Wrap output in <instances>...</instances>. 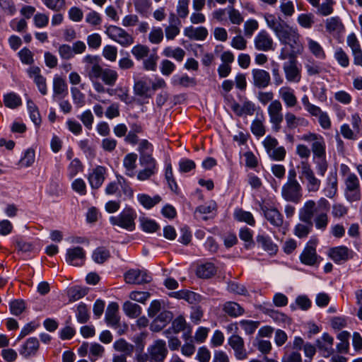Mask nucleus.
Masks as SVG:
<instances>
[{"instance_id":"f257e3e1","label":"nucleus","mask_w":362,"mask_h":362,"mask_svg":"<svg viewBox=\"0 0 362 362\" xmlns=\"http://www.w3.org/2000/svg\"><path fill=\"white\" fill-rule=\"evenodd\" d=\"M269 25L283 45L279 56L281 60H286L287 57L299 55L302 53L303 46L296 28L290 26L289 24Z\"/></svg>"},{"instance_id":"f03ea898","label":"nucleus","mask_w":362,"mask_h":362,"mask_svg":"<svg viewBox=\"0 0 362 362\" xmlns=\"http://www.w3.org/2000/svg\"><path fill=\"white\" fill-rule=\"evenodd\" d=\"M302 207H306L311 210V222L315 224L316 229L325 231L329 223V204L328 201L322 198L317 204L315 201L310 199L306 201Z\"/></svg>"},{"instance_id":"7ed1b4c3","label":"nucleus","mask_w":362,"mask_h":362,"mask_svg":"<svg viewBox=\"0 0 362 362\" xmlns=\"http://www.w3.org/2000/svg\"><path fill=\"white\" fill-rule=\"evenodd\" d=\"M281 196L284 200L298 204L303 198V187L297 180V173L294 168L288 172L287 180L281 188Z\"/></svg>"},{"instance_id":"20e7f679","label":"nucleus","mask_w":362,"mask_h":362,"mask_svg":"<svg viewBox=\"0 0 362 362\" xmlns=\"http://www.w3.org/2000/svg\"><path fill=\"white\" fill-rule=\"evenodd\" d=\"M136 217L137 214L132 208L126 207L117 216H110V222L112 226H118L128 231H133L136 228Z\"/></svg>"},{"instance_id":"39448f33","label":"nucleus","mask_w":362,"mask_h":362,"mask_svg":"<svg viewBox=\"0 0 362 362\" xmlns=\"http://www.w3.org/2000/svg\"><path fill=\"white\" fill-rule=\"evenodd\" d=\"M88 77L90 80L100 78L105 85L113 86L118 79V74L114 69H104L100 64L95 63L89 68Z\"/></svg>"},{"instance_id":"423d86ee","label":"nucleus","mask_w":362,"mask_h":362,"mask_svg":"<svg viewBox=\"0 0 362 362\" xmlns=\"http://www.w3.org/2000/svg\"><path fill=\"white\" fill-rule=\"evenodd\" d=\"M312 211L306 207H301L299 209L298 218L301 223H297L293 228V233L299 238L308 237L312 231L313 223L311 222Z\"/></svg>"},{"instance_id":"0eeeda50","label":"nucleus","mask_w":362,"mask_h":362,"mask_svg":"<svg viewBox=\"0 0 362 362\" xmlns=\"http://www.w3.org/2000/svg\"><path fill=\"white\" fill-rule=\"evenodd\" d=\"M139 163L143 168L136 174V178L139 181H146L151 179L158 172V163L151 155H141Z\"/></svg>"},{"instance_id":"6e6552de","label":"nucleus","mask_w":362,"mask_h":362,"mask_svg":"<svg viewBox=\"0 0 362 362\" xmlns=\"http://www.w3.org/2000/svg\"><path fill=\"white\" fill-rule=\"evenodd\" d=\"M262 144L268 156L273 160L281 161L284 160L286 151L282 146H279L278 140L270 136H267L262 141Z\"/></svg>"},{"instance_id":"1a4fd4ad","label":"nucleus","mask_w":362,"mask_h":362,"mask_svg":"<svg viewBox=\"0 0 362 362\" xmlns=\"http://www.w3.org/2000/svg\"><path fill=\"white\" fill-rule=\"evenodd\" d=\"M303 141L311 143V152L313 153V160L316 157L326 156V143L324 137L318 134L308 132L302 136Z\"/></svg>"},{"instance_id":"9d476101","label":"nucleus","mask_w":362,"mask_h":362,"mask_svg":"<svg viewBox=\"0 0 362 362\" xmlns=\"http://www.w3.org/2000/svg\"><path fill=\"white\" fill-rule=\"evenodd\" d=\"M344 194L346 199L350 202H356L361 199V187L359 180L354 173H349L345 180Z\"/></svg>"},{"instance_id":"9b49d317","label":"nucleus","mask_w":362,"mask_h":362,"mask_svg":"<svg viewBox=\"0 0 362 362\" xmlns=\"http://www.w3.org/2000/svg\"><path fill=\"white\" fill-rule=\"evenodd\" d=\"M297 56L287 57L288 61L283 64L285 78L290 83H298L301 80V69L296 59Z\"/></svg>"},{"instance_id":"f8f14e48","label":"nucleus","mask_w":362,"mask_h":362,"mask_svg":"<svg viewBox=\"0 0 362 362\" xmlns=\"http://www.w3.org/2000/svg\"><path fill=\"white\" fill-rule=\"evenodd\" d=\"M300 175L305 182V187L308 192H316L319 190L321 181L315 176L314 171L311 168L308 161L300 162Z\"/></svg>"},{"instance_id":"ddd939ff","label":"nucleus","mask_w":362,"mask_h":362,"mask_svg":"<svg viewBox=\"0 0 362 362\" xmlns=\"http://www.w3.org/2000/svg\"><path fill=\"white\" fill-rule=\"evenodd\" d=\"M282 110L283 105L279 100H273L268 105L267 112L269 122L275 132L279 131L281 128V124L284 120V115L282 113Z\"/></svg>"},{"instance_id":"4468645a","label":"nucleus","mask_w":362,"mask_h":362,"mask_svg":"<svg viewBox=\"0 0 362 362\" xmlns=\"http://www.w3.org/2000/svg\"><path fill=\"white\" fill-rule=\"evenodd\" d=\"M106 33L110 38L123 47H128L134 43L133 37L117 25H110L107 28Z\"/></svg>"},{"instance_id":"2eb2a0df","label":"nucleus","mask_w":362,"mask_h":362,"mask_svg":"<svg viewBox=\"0 0 362 362\" xmlns=\"http://www.w3.org/2000/svg\"><path fill=\"white\" fill-rule=\"evenodd\" d=\"M150 356V362H163L168 354L165 341L163 339L156 340L147 349Z\"/></svg>"},{"instance_id":"dca6fc26","label":"nucleus","mask_w":362,"mask_h":362,"mask_svg":"<svg viewBox=\"0 0 362 362\" xmlns=\"http://www.w3.org/2000/svg\"><path fill=\"white\" fill-rule=\"evenodd\" d=\"M228 344L233 350L234 356L238 361H244L248 357V352L245 346L244 339L237 334H232L228 339Z\"/></svg>"},{"instance_id":"f3484780","label":"nucleus","mask_w":362,"mask_h":362,"mask_svg":"<svg viewBox=\"0 0 362 362\" xmlns=\"http://www.w3.org/2000/svg\"><path fill=\"white\" fill-rule=\"evenodd\" d=\"M124 281L130 284H144L151 281V276L145 270L129 269L124 274Z\"/></svg>"},{"instance_id":"a211bd4d","label":"nucleus","mask_w":362,"mask_h":362,"mask_svg":"<svg viewBox=\"0 0 362 362\" xmlns=\"http://www.w3.org/2000/svg\"><path fill=\"white\" fill-rule=\"evenodd\" d=\"M316 243L315 240H310L305 247L300 256V262L303 264L313 266L317 262L318 256L316 253Z\"/></svg>"},{"instance_id":"6ab92c4d","label":"nucleus","mask_w":362,"mask_h":362,"mask_svg":"<svg viewBox=\"0 0 362 362\" xmlns=\"http://www.w3.org/2000/svg\"><path fill=\"white\" fill-rule=\"evenodd\" d=\"M329 256L335 263L341 264L352 258L353 252L347 247L341 245L330 248Z\"/></svg>"},{"instance_id":"aec40b11","label":"nucleus","mask_w":362,"mask_h":362,"mask_svg":"<svg viewBox=\"0 0 362 362\" xmlns=\"http://www.w3.org/2000/svg\"><path fill=\"white\" fill-rule=\"evenodd\" d=\"M86 259V252L81 247H74L66 250V261L72 266H81Z\"/></svg>"},{"instance_id":"412c9836","label":"nucleus","mask_w":362,"mask_h":362,"mask_svg":"<svg viewBox=\"0 0 362 362\" xmlns=\"http://www.w3.org/2000/svg\"><path fill=\"white\" fill-rule=\"evenodd\" d=\"M334 338L327 333H324L317 339L316 346L323 357L327 358L334 353Z\"/></svg>"},{"instance_id":"4be33fe9","label":"nucleus","mask_w":362,"mask_h":362,"mask_svg":"<svg viewBox=\"0 0 362 362\" xmlns=\"http://www.w3.org/2000/svg\"><path fill=\"white\" fill-rule=\"evenodd\" d=\"M230 108L238 117L252 116L256 111L255 104L250 100H245L242 104L233 101Z\"/></svg>"},{"instance_id":"5701e85b","label":"nucleus","mask_w":362,"mask_h":362,"mask_svg":"<svg viewBox=\"0 0 362 362\" xmlns=\"http://www.w3.org/2000/svg\"><path fill=\"white\" fill-rule=\"evenodd\" d=\"M252 83L257 88H265L271 82V76L268 71L261 69L252 70Z\"/></svg>"},{"instance_id":"b1692460","label":"nucleus","mask_w":362,"mask_h":362,"mask_svg":"<svg viewBox=\"0 0 362 362\" xmlns=\"http://www.w3.org/2000/svg\"><path fill=\"white\" fill-rule=\"evenodd\" d=\"M278 93L279 97L281 99L287 108H293L298 105L297 96L296 95L294 89L291 87L288 86H282L279 88Z\"/></svg>"},{"instance_id":"393cba45","label":"nucleus","mask_w":362,"mask_h":362,"mask_svg":"<svg viewBox=\"0 0 362 362\" xmlns=\"http://www.w3.org/2000/svg\"><path fill=\"white\" fill-rule=\"evenodd\" d=\"M106 169L101 165L96 166L88 175V180L92 189L100 188L105 180Z\"/></svg>"},{"instance_id":"a878e982","label":"nucleus","mask_w":362,"mask_h":362,"mask_svg":"<svg viewBox=\"0 0 362 362\" xmlns=\"http://www.w3.org/2000/svg\"><path fill=\"white\" fill-rule=\"evenodd\" d=\"M105 320L107 325L117 327L119 324V305L115 302H112L108 304L106 312Z\"/></svg>"},{"instance_id":"bb28decb","label":"nucleus","mask_w":362,"mask_h":362,"mask_svg":"<svg viewBox=\"0 0 362 362\" xmlns=\"http://www.w3.org/2000/svg\"><path fill=\"white\" fill-rule=\"evenodd\" d=\"M173 319V313L170 311L164 310L160 313L153 320L150 325V329L152 332L161 331Z\"/></svg>"},{"instance_id":"cd10ccee","label":"nucleus","mask_w":362,"mask_h":362,"mask_svg":"<svg viewBox=\"0 0 362 362\" xmlns=\"http://www.w3.org/2000/svg\"><path fill=\"white\" fill-rule=\"evenodd\" d=\"M273 40L265 31H261L255 39V45L258 50H273Z\"/></svg>"},{"instance_id":"c85d7f7f","label":"nucleus","mask_w":362,"mask_h":362,"mask_svg":"<svg viewBox=\"0 0 362 362\" xmlns=\"http://www.w3.org/2000/svg\"><path fill=\"white\" fill-rule=\"evenodd\" d=\"M138 156L134 153H127L123 158L122 165L124 174L129 177H134L136 174V160Z\"/></svg>"},{"instance_id":"c756f323","label":"nucleus","mask_w":362,"mask_h":362,"mask_svg":"<svg viewBox=\"0 0 362 362\" xmlns=\"http://www.w3.org/2000/svg\"><path fill=\"white\" fill-rule=\"evenodd\" d=\"M39 341L36 337H30L21 346L19 353L25 358H28L35 355L39 349Z\"/></svg>"},{"instance_id":"7c9ffc66","label":"nucleus","mask_w":362,"mask_h":362,"mask_svg":"<svg viewBox=\"0 0 362 362\" xmlns=\"http://www.w3.org/2000/svg\"><path fill=\"white\" fill-rule=\"evenodd\" d=\"M267 220L274 226L281 227L284 223V218L280 211L276 208L262 209Z\"/></svg>"},{"instance_id":"2f4dec72","label":"nucleus","mask_w":362,"mask_h":362,"mask_svg":"<svg viewBox=\"0 0 362 362\" xmlns=\"http://www.w3.org/2000/svg\"><path fill=\"white\" fill-rule=\"evenodd\" d=\"M151 89V82L148 77L134 78V92L140 97H147Z\"/></svg>"},{"instance_id":"473e14b6","label":"nucleus","mask_w":362,"mask_h":362,"mask_svg":"<svg viewBox=\"0 0 362 362\" xmlns=\"http://www.w3.org/2000/svg\"><path fill=\"white\" fill-rule=\"evenodd\" d=\"M285 121L286 127L289 129H293L299 126L306 127L308 121L304 117H297L291 112H287L285 114Z\"/></svg>"},{"instance_id":"72a5a7b5","label":"nucleus","mask_w":362,"mask_h":362,"mask_svg":"<svg viewBox=\"0 0 362 362\" xmlns=\"http://www.w3.org/2000/svg\"><path fill=\"white\" fill-rule=\"evenodd\" d=\"M68 94V87L64 79L56 76L53 79V97L62 98Z\"/></svg>"},{"instance_id":"f704fd0d","label":"nucleus","mask_w":362,"mask_h":362,"mask_svg":"<svg viewBox=\"0 0 362 362\" xmlns=\"http://www.w3.org/2000/svg\"><path fill=\"white\" fill-rule=\"evenodd\" d=\"M170 296L177 299H183L191 304L199 302L201 298V296L199 294L187 290L172 292L170 293Z\"/></svg>"},{"instance_id":"c9c22d12","label":"nucleus","mask_w":362,"mask_h":362,"mask_svg":"<svg viewBox=\"0 0 362 362\" xmlns=\"http://www.w3.org/2000/svg\"><path fill=\"white\" fill-rule=\"evenodd\" d=\"M184 33L191 40H204L208 35V31L204 27L194 28L191 25L185 28Z\"/></svg>"},{"instance_id":"e433bc0d","label":"nucleus","mask_w":362,"mask_h":362,"mask_svg":"<svg viewBox=\"0 0 362 362\" xmlns=\"http://www.w3.org/2000/svg\"><path fill=\"white\" fill-rule=\"evenodd\" d=\"M263 313L269 316L275 322L290 325L291 320L284 313L271 308H264Z\"/></svg>"},{"instance_id":"4c0bfd02","label":"nucleus","mask_w":362,"mask_h":362,"mask_svg":"<svg viewBox=\"0 0 362 362\" xmlns=\"http://www.w3.org/2000/svg\"><path fill=\"white\" fill-rule=\"evenodd\" d=\"M216 268L213 263L206 262L199 265L197 269V275L199 278L209 279L215 275Z\"/></svg>"},{"instance_id":"58836bf2","label":"nucleus","mask_w":362,"mask_h":362,"mask_svg":"<svg viewBox=\"0 0 362 362\" xmlns=\"http://www.w3.org/2000/svg\"><path fill=\"white\" fill-rule=\"evenodd\" d=\"M223 311L232 317H237L245 313V310L238 303L233 301L225 303L223 308Z\"/></svg>"},{"instance_id":"ea45409f","label":"nucleus","mask_w":362,"mask_h":362,"mask_svg":"<svg viewBox=\"0 0 362 362\" xmlns=\"http://www.w3.org/2000/svg\"><path fill=\"white\" fill-rule=\"evenodd\" d=\"M124 313L130 318H136L140 316L142 312L141 307L131 301H126L122 305Z\"/></svg>"},{"instance_id":"a19ab883","label":"nucleus","mask_w":362,"mask_h":362,"mask_svg":"<svg viewBox=\"0 0 362 362\" xmlns=\"http://www.w3.org/2000/svg\"><path fill=\"white\" fill-rule=\"evenodd\" d=\"M257 242L259 246L270 254H275L278 250L277 245L268 236L259 235L257 237Z\"/></svg>"},{"instance_id":"79ce46f5","label":"nucleus","mask_w":362,"mask_h":362,"mask_svg":"<svg viewBox=\"0 0 362 362\" xmlns=\"http://www.w3.org/2000/svg\"><path fill=\"white\" fill-rule=\"evenodd\" d=\"M234 218L240 222H245L250 226H255V220L252 214L249 212L244 211L242 209H236L233 213Z\"/></svg>"},{"instance_id":"37998d69","label":"nucleus","mask_w":362,"mask_h":362,"mask_svg":"<svg viewBox=\"0 0 362 362\" xmlns=\"http://www.w3.org/2000/svg\"><path fill=\"white\" fill-rule=\"evenodd\" d=\"M139 203L146 209H151L161 201L159 195H156L153 197H150L146 194H139L137 196Z\"/></svg>"},{"instance_id":"c03bdc74","label":"nucleus","mask_w":362,"mask_h":362,"mask_svg":"<svg viewBox=\"0 0 362 362\" xmlns=\"http://www.w3.org/2000/svg\"><path fill=\"white\" fill-rule=\"evenodd\" d=\"M308 47L310 52L317 59H325L326 54L322 47L316 41L311 38H308Z\"/></svg>"},{"instance_id":"a18cd8bd","label":"nucleus","mask_w":362,"mask_h":362,"mask_svg":"<svg viewBox=\"0 0 362 362\" xmlns=\"http://www.w3.org/2000/svg\"><path fill=\"white\" fill-rule=\"evenodd\" d=\"M4 103L6 107L15 109L21 105L22 100L18 94L11 92L4 95Z\"/></svg>"},{"instance_id":"49530a36","label":"nucleus","mask_w":362,"mask_h":362,"mask_svg":"<svg viewBox=\"0 0 362 362\" xmlns=\"http://www.w3.org/2000/svg\"><path fill=\"white\" fill-rule=\"evenodd\" d=\"M172 84L175 86L180 87H189L190 86H194L196 81L193 78H190L187 75L185 74L182 76L175 75L172 78Z\"/></svg>"},{"instance_id":"de8ad7c7","label":"nucleus","mask_w":362,"mask_h":362,"mask_svg":"<svg viewBox=\"0 0 362 362\" xmlns=\"http://www.w3.org/2000/svg\"><path fill=\"white\" fill-rule=\"evenodd\" d=\"M139 222L141 229L146 233H155L159 229V225L147 217H140Z\"/></svg>"},{"instance_id":"09e8293b","label":"nucleus","mask_w":362,"mask_h":362,"mask_svg":"<svg viewBox=\"0 0 362 362\" xmlns=\"http://www.w3.org/2000/svg\"><path fill=\"white\" fill-rule=\"evenodd\" d=\"M110 251L103 247H99L96 248L92 255L93 261L98 264L104 263L110 258Z\"/></svg>"},{"instance_id":"8fccbe9b","label":"nucleus","mask_w":362,"mask_h":362,"mask_svg":"<svg viewBox=\"0 0 362 362\" xmlns=\"http://www.w3.org/2000/svg\"><path fill=\"white\" fill-rule=\"evenodd\" d=\"M163 54L167 57H173L178 62H182L185 57V52L180 47L175 49L167 47L163 49Z\"/></svg>"},{"instance_id":"3c124183","label":"nucleus","mask_w":362,"mask_h":362,"mask_svg":"<svg viewBox=\"0 0 362 362\" xmlns=\"http://www.w3.org/2000/svg\"><path fill=\"white\" fill-rule=\"evenodd\" d=\"M158 55L156 52L150 53L146 59H143V67L146 71H155L157 69Z\"/></svg>"},{"instance_id":"603ef678","label":"nucleus","mask_w":362,"mask_h":362,"mask_svg":"<svg viewBox=\"0 0 362 362\" xmlns=\"http://www.w3.org/2000/svg\"><path fill=\"white\" fill-rule=\"evenodd\" d=\"M252 133L258 137L262 136L265 134V127L264 125V117L255 119L250 126Z\"/></svg>"},{"instance_id":"864d4df0","label":"nucleus","mask_w":362,"mask_h":362,"mask_svg":"<svg viewBox=\"0 0 362 362\" xmlns=\"http://www.w3.org/2000/svg\"><path fill=\"white\" fill-rule=\"evenodd\" d=\"M107 93L110 95H115L121 101L126 104L131 103L129 90L127 88L117 87L115 89L107 90Z\"/></svg>"},{"instance_id":"5fc2aeb1","label":"nucleus","mask_w":362,"mask_h":362,"mask_svg":"<svg viewBox=\"0 0 362 362\" xmlns=\"http://www.w3.org/2000/svg\"><path fill=\"white\" fill-rule=\"evenodd\" d=\"M35 158V151L32 148H28L24 151L23 156L19 160L18 165L21 168L30 167L34 163Z\"/></svg>"},{"instance_id":"6e6d98bb","label":"nucleus","mask_w":362,"mask_h":362,"mask_svg":"<svg viewBox=\"0 0 362 362\" xmlns=\"http://www.w3.org/2000/svg\"><path fill=\"white\" fill-rule=\"evenodd\" d=\"M87 294L86 288L80 286H74L69 289L67 295L69 302H74L83 298Z\"/></svg>"},{"instance_id":"4d7b16f0","label":"nucleus","mask_w":362,"mask_h":362,"mask_svg":"<svg viewBox=\"0 0 362 362\" xmlns=\"http://www.w3.org/2000/svg\"><path fill=\"white\" fill-rule=\"evenodd\" d=\"M113 346L116 351L124 353V355L130 356L134 351V346L123 339L117 340L114 343Z\"/></svg>"},{"instance_id":"13d9d810","label":"nucleus","mask_w":362,"mask_h":362,"mask_svg":"<svg viewBox=\"0 0 362 362\" xmlns=\"http://www.w3.org/2000/svg\"><path fill=\"white\" fill-rule=\"evenodd\" d=\"M131 52L136 59L139 61L144 59L150 54V49L146 45L139 44L134 46Z\"/></svg>"},{"instance_id":"bf43d9fd","label":"nucleus","mask_w":362,"mask_h":362,"mask_svg":"<svg viewBox=\"0 0 362 362\" xmlns=\"http://www.w3.org/2000/svg\"><path fill=\"white\" fill-rule=\"evenodd\" d=\"M68 175L72 178L75 177L78 173H81L83 170V165L81 161L76 158L73 159L69 163L68 168Z\"/></svg>"},{"instance_id":"052dcab7","label":"nucleus","mask_w":362,"mask_h":362,"mask_svg":"<svg viewBox=\"0 0 362 362\" xmlns=\"http://www.w3.org/2000/svg\"><path fill=\"white\" fill-rule=\"evenodd\" d=\"M187 322L182 315H179L172 321L171 329L174 334L185 331L187 327Z\"/></svg>"},{"instance_id":"680f3d73","label":"nucleus","mask_w":362,"mask_h":362,"mask_svg":"<svg viewBox=\"0 0 362 362\" xmlns=\"http://www.w3.org/2000/svg\"><path fill=\"white\" fill-rule=\"evenodd\" d=\"M76 318L79 323L83 324L88 321L90 315L86 304L81 303L77 307Z\"/></svg>"},{"instance_id":"e2e57ef3","label":"nucleus","mask_w":362,"mask_h":362,"mask_svg":"<svg viewBox=\"0 0 362 362\" xmlns=\"http://www.w3.org/2000/svg\"><path fill=\"white\" fill-rule=\"evenodd\" d=\"M239 325L247 334H252L259 325V322L249 320H243Z\"/></svg>"},{"instance_id":"0e129e2a","label":"nucleus","mask_w":362,"mask_h":362,"mask_svg":"<svg viewBox=\"0 0 362 362\" xmlns=\"http://www.w3.org/2000/svg\"><path fill=\"white\" fill-rule=\"evenodd\" d=\"M89 358L91 361H95L98 358L102 357L105 349L98 343L92 344L89 349Z\"/></svg>"},{"instance_id":"69168bd1","label":"nucleus","mask_w":362,"mask_h":362,"mask_svg":"<svg viewBox=\"0 0 362 362\" xmlns=\"http://www.w3.org/2000/svg\"><path fill=\"white\" fill-rule=\"evenodd\" d=\"M78 146L80 149L88 156H95V148L91 145V143L89 139H81L78 142Z\"/></svg>"},{"instance_id":"338daca9","label":"nucleus","mask_w":362,"mask_h":362,"mask_svg":"<svg viewBox=\"0 0 362 362\" xmlns=\"http://www.w3.org/2000/svg\"><path fill=\"white\" fill-rule=\"evenodd\" d=\"M71 93L74 104L78 107H83L86 103L85 95L77 88H71Z\"/></svg>"},{"instance_id":"774afa93","label":"nucleus","mask_w":362,"mask_h":362,"mask_svg":"<svg viewBox=\"0 0 362 362\" xmlns=\"http://www.w3.org/2000/svg\"><path fill=\"white\" fill-rule=\"evenodd\" d=\"M211 358V352L206 346L198 349L195 359L199 362H209Z\"/></svg>"}]
</instances>
